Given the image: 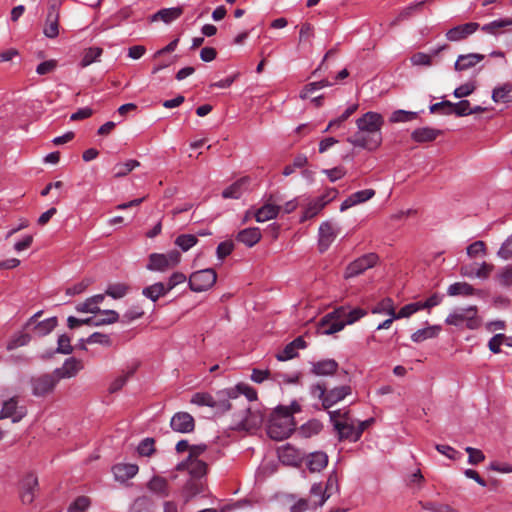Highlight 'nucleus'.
Segmentation results:
<instances>
[{"instance_id":"nucleus-1","label":"nucleus","mask_w":512,"mask_h":512,"mask_svg":"<svg viewBox=\"0 0 512 512\" xmlns=\"http://www.w3.org/2000/svg\"><path fill=\"white\" fill-rule=\"evenodd\" d=\"M384 118L377 112H366L356 120L357 132L347 141L355 146L369 151L378 149L382 144V126Z\"/></svg>"},{"instance_id":"nucleus-2","label":"nucleus","mask_w":512,"mask_h":512,"mask_svg":"<svg viewBox=\"0 0 512 512\" xmlns=\"http://www.w3.org/2000/svg\"><path fill=\"white\" fill-rule=\"evenodd\" d=\"M300 411V405L292 402L289 406H279L272 413L267 433L270 438L281 441L288 438L295 430L293 414Z\"/></svg>"},{"instance_id":"nucleus-3","label":"nucleus","mask_w":512,"mask_h":512,"mask_svg":"<svg viewBox=\"0 0 512 512\" xmlns=\"http://www.w3.org/2000/svg\"><path fill=\"white\" fill-rule=\"evenodd\" d=\"M445 323L458 328L475 330L481 325V318L478 316L476 306L458 308L453 310L445 319Z\"/></svg>"},{"instance_id":"nucleus-4","label":"nucleus","mask_w":512,"mask_h":512,"mask_svg":"<svg viewBox=\"0 0 512 512\" xmlns=\"http://www.w3.org/2000/svg\"><path fill=\"white\" fill-rule=\"evenodd\" d=\"M181 253L171 250L167 253H152L148 257L147 270L155 272H166L173 269L181 262Z\"/></svg>"},{"instance_id":"nucleus-5","label":"nucleus","mask_w":512,"mask_h":512,"mask_svg":"<svg viewBox=\"0 0 512 512\" xmlns=\"http://www.w3.org/2000/svg\"><path fill=\"white\" fill-rule=\"evenodd\" d=\"M28 413V409L18 396H12L2 401L0 420L10 419L12 423H19Z\"/></svg>"},{"instance_id":"nucleus-6","label":"nucleus","mask_w":512,"mask_h":512,"mask_svg":"<svg viewBox=\"0 0 512 512\" xmlns=\"http://www.w3.org/2000/svg\"><path fill=\"white\" fill-rule=\"evenodd\" d=\"M337 194L338 191L335 188H330L323 195L309 200L303 209L300 222H305L317 216L329 202L336 198Z\"/></svg>"},{"instance_id":"nucleus-7","label":"nucleus","mask_w":512,"mask_h":512,"mask_svg":"<svg viewBox=\"0 0 512 512\" xmlns=\"http://www.w3.org/2000/svg\"><path fill=\"white\" fill-rule=\"evenodd\" d=\"M217 280L214 269L207 268L193 272L189 277V287L194 292H204L212 288Z\"/></svg>"},{"instance_id":"nucleus-8","label":"nucleus","mask_w":512,"mask_h":512,"mask_svg":"<svg viewBox=\"0 0 512 512\" xmlns=\"http://www.w3.org/2000/svg\"><path fill=\"white\" fill-rule=\"evenodd\" d=\"M315 392L318 393V397L322 399V404L324 408H329L339 401L343 400L346 396L351 394V387L348 385H343L340 387H336L326 392L325 387L321 385H317L315 387Z\"/></svg>"},{"instance_id":"nucleus-9","label":"nucleus","mask_w":512,"mask_h":512,"mask_svg":"<svg viewBox=\"0 0 512 512\" xmlns=\"http://www.w3.org/2000/svg\"><path fill=\"white\" fill-rule=\"evenodd\" d=\"M342 309H335L334 311L325 315L319 322L318 329L320 333L331 335L341 331L345 327V322L341 319L343 316Z\"/></svg>"},{"instance_id":"nucleus-10","label":"nucleus","mask_w":512,"mask_h":512,"mask_svg":"<svg viewBox=\"0 0 512 512\" xmlns=\"http://www.w3.org/2000/svg\"><path fill=\"white\" fill-rule=\"evenodd\" d=\"M378 256L375 253L363 255L350 263L345 270V278H352L374 267L378 262Z\"/></svg>"},{"instance_id":"nucleus-11","label":"nucleus","mask_w":512,"mask_h":512,"mask_svg":"<svg viewBox=\"0 0 512 512\" xmlns=\"http://www.w3.org/2000/svg\"><path fill=\"white\" fill-rule=\"evenodd\" d=\"M38 491V478L33 473H27L19 483V495L23 504H31Z\"/></svg>"},{"instance_id":"nucleus-12","label":"nucleus","mask_w":512,"mask_h":512,"mask_svg":"<svg viewBox=\"0 0 512 512\" xmlns=\"http://www.w3.org/2000/svg\"><path fill=\"white\" fill-rule=\"evenodd\" d=\"M58 381L59 380L56 378L54 372L52 374H45L34 377L31 380L33 395L41 397L51 393Z\"/></svg>"},{"instance_id":"nucleus-13","label":"nucleus","mask_w":512,"mask_h":512,"mask_svg":"<svg viewBox=\"0 0 512 512\" xmlns=\"http://www.w3.org/2000/svg\"><path fill=\"white\" fill-rule=\"evenodd\" d=\"M339 233V227L332 221H325L319 227V249L326 251Z\"/></svg>"},{"instance_id":"nucleus-14","label":"nucleus","mask_w":512,"mask_h":512,"mask_svg":"<svg viewBox=\"0 0 512 512\" xmlns=\"http://www.w3.org/2000/svg\"><path fill=\"white\" fill-rule=\"evenodd\" d=\"M83 367L84 365L81 360L71 357L66 359L60 368L55 369L54 374L58 380L72 378L76 376L78 372L83 369Z\"/></svg>"},{"instance_id":"nucleus-15","label":"nucleus","mask_w":512,"mask_h":512,"mask_svg":"<svg viewBox=\"0 0 512 512\" xmlns=\"http://www.w3.org/2000/svg\"><path fill=\"white\" fill-rule=\"evenodd\" d=\"M478 28L479 24L476 22L458 25L447 31L446 38L449 41L458 42L475 33Z\"/></svg>"},{"instance_id":"nucleus-16","label":"nucleus","mask_w":512,"mask_h":512,"mask_svg":"<svg viewBox=\"0 0 512 512\" xmlns=\"http://www.w3.org/2000/svg\"><path fill=\"white\" fill-rule=\"evenodd\" d=\"M170 425L174 431L180 433L192 432L195 426L193 417L187 412L176 413L172 417Z\"/></svg>"},{"instance_id":"nucleus-17","label":"nucleus","mask_w":512,"mask_h":512,"mask_svg":"<svg viewBox=\"0 0 512 512\" xmlns=\"http://www.w3.org/2000/svg\"><path fill=\"white\" fill-rule=\"evenodd\" d=\"M334 428L337 430L340 439H349L355 442L361 436V430H357L350 418L343 422H336V427Z\"/></svg>"},{"instance_id":"nucleus-18","label":"nucleus","mask_w":512,"mask_h":512,"mask_svg":"<svg viewBox=\"0 0 512 512\" xmlns=\"http://www.w3.org/2000/svg\"><path fill=\"white\" fill-rule=\"evenodd\" d=\"M177 469H186L192 478H202L207 472V465L204 461L199 459H187L178 464Z\"/></svg>"},{"instance_id":"nucleus-19","label":"nucleus","mask_w":512,"mask_h":512,"mask_svg":"<svg viewBox=\"0 0 512 512\" xmlns=\"http://www.w3.org/2000/svg\"><path fill=\"white\" fill-rule=\"evenodd\" d=\"M278 457L283 464L288 466H298L302 461L301 452L290 445L280 448L278 451Z\"/></svg>"},{"instance_id":"nucleus-20","label":"nucleus","mask_w":512,"mask_h":512,"mask_svg":"<svg viewBox=\"0 0 512 512\" xmlns=\"http://www.w3.org/2000/svg\"><path fill=\"white\" fill-rule=\"evenodd\" d=\"M147 489L154 495L166 498L170 495V486L166 478L153 476L147 483Z\"/></svg>"},{"instance_id":"nucleus-21","label":"nucleus","mask_w":512,"mask_h":512,"mask_svg":"<svg viewBox=\"0 0 512 512\" xmlns=\"http://www.w3.org/2000/svg\"><path fill=\"white\" fill-rule=\"evenodd\" d=\"M264 420L263 414L259 410L247 408L246 415L240 420V427L247 431L259 428Z\"/></svg>"},{"instance_id":"nucleus-22","label":"nucleus","mask_w":512,"mask_h":512,"mask_svg":"<svg viewBox=\"0 0 512 512\" xmlns=\"http://www.w3.org/2000/svg\"><path fill=\"white\" fill-rule=\"evenodd\" d=\"M221 394L233 401H237L239 394L245 395L249 401L256 400L257 398L256 391L249 385L243 383L238 384L235 388L222 391Z\"/></svg>"},{"instance_id":"nucleus-23","label":"nucleus","mask_w":512,"mask_h":512,"mask_svg":"<svg viewBox=\"0 0 512 512\" xmlns=\"http://www.w3.org/2000/svg\"><path fill=\"white\" fill-rule=\"evenodd\" d=\"M112 472L116 480L125 482L138 473V466L132 463H121L113 466Z\"/></svg>"},{"instance_id":"nucleus-24","label":"nucleus","mask_w":512,"mask_h":512,"mask_svg":"<svg viewBox=\"0 0 512 512\" xmlns=\"http://www.w3.org/2000/svg\"><path fill=\"white\" fill-rule=\"evenodd\" d=\"M137 370V364L128 365L109 385V392L115 393L121 390L127 383L130 377L134 375Z\"/></svg>"},{"instance_id":"nucleus-25","label":"nucleus","mask_w":512,"mask_h":512,"mask_svg":"<svg viewBox=\"0 0 512 512\" xmlns=\"http://www.w3.org/2000/svg\"><path fill=\"white\" fill-rule=\"evenodd\" d=\"M190 402L199 406H209L213 408H220L222 410H228L233 407V404L230 402L218 405L213 397L208 393H196L192 396Z\"/></svg>"},{"instance_id":"nucleus-26","label":"nucleus","mask_w":512,"mask_h":512,"mask_svg":"<svg viewBox=\"0 0 512 512\" xmlns=\"http://www.w3.org/2000/svg\"><path fill=\"white\" fill-rule=\"evenodd\" d=\"M484 59L483 54L470 53L458 56L454 68L456 71H464L476 66Z\"/></svg>"},{"instance_id":"nucleus-27","label":"nucleus","mask_w":512,"mask_h":512,"mask_svg":"<svg viewBox=\"0 0 512 512\" xmlns=\"http://www.w3.org/2000/svg\"><path fill=\"white\" fill-rule=\"evenodd\" d=\"M331 493H327L322 483H314L310 489L311 507H322L325 502L330 498Z\"/></svg>"},{"instance_id":"nucleus-28","label":"nucleus","mask_w":512,"mask_h":512,"mask_svg":"<svg viewBox=\"0 0 512 512\" xmlns=\"http://www.w3.org/2000/svg\"><path fill=\"white\" fill-rule=\"evenodd\" d=\"M328 464V456L324 452H313L307 456L306 465L310 472H320Z\"/></svg>"},{"instance_id":"nucleus-29","label":"nucleus","mask_w":512,"mask_h":512,"mask_svg":"<svg viewBox=\"0 0 512 512\" xmlns=\"http://www.w3.org/2000/svg\"><path fill=\"white\" fill-rule=\"evenodd\" d=\"M250 179L248 177H242L233 184H231L229 187L223 190L222 196L223 198H231V199H238L243 194L244 190L246 189V186L249 184Z\"/></svg>"},{"instance_id":"nucleus-30","label":"nucleus","mask_w":512,"mask_h":512,"mask_svg":"<svg viewBox=\"0 0 512 512\" xmlns=\"http://www.w3.org/2000/svg\"><path fill=\"white\" fill-rule=\"evenodd\" d=\"M280 210V206L266 203L254 213V216L257 222L263 223L276 218Z\"/></svg>"},{"instance_id":"nucleus-31","label":"nucleus","mask_w":512,"mask_h":512,"mask_svg":"<svg viewBox=\"0 0 512 512\" xmlns=\"http://www.w3.org/2000/svg\"><path fill=\"white\" fill-rule=\"evenodd\" d=\"M261 239V231L257 227L241 230L237 235V240L248 247L257 244Z\"/></svg>"},{"instance_id":"nucleus-32","label":"nucleus","mask_w":512,"mask_h":512,"mask_svg":"<svg viewBox=\"0 0 512 512\" xmlns=\"http://www.w3.org/2000/svg\"><path fill=\"white\" fill-rule=\"evenodd\" d=\"M338 363L333 359L321 360L312 364V372L317 376H328L336 372Z\"/></svg>"},{"instance_id":"nucleus-33","label":"nucleus","mask_w":512,"mask_h":512,"mask_svg":"<svg viewBox=\"0 0 512 512\" xmlns=\"http://www.w3.org/2000/svg\"><path fill=\"white\" fill-rule=\"evenodd\" d=\"M182 12V8L180 7L161 9L151 17V21L154 22L161 20L168 24L178 19L181 16Z\"/></svg>"},{"instance_id":"nucleus-34","label":"nucleus","mask_w":512,"mask_h":512,"mask_svg":"<svg viewBox=\"0 0 512 512\" xmlns=\"http://www.w3.org/2000/svg\"><path fill=\"white\" fill-rule=\"evenodd\" d=\"M492 99L495 103H508L512 101V84L504 83L495 87L492 91Z\"/></svg>"},{"instance_id":"nucleus-35","label":"nucleus","mask_w":512,"mask_h":512,"mask_svg":"<svg viewBox=\"0 0 512 512\" xmlns=\"http://www.w3.org/2000/svg\"><path fill=\"white\" fill-rule=\"evenodd\" d=\"M373 314H382L396 318V308L394 301L386 297L375 304L371 310Z\"/></svg>"},{"instance_id":"nucleus-36","label":"nucleus","mask_w":512,"mask_h":512,"mask_svg":"<svg viewBox=\"0 0 512 512\" xmlns=\"http://www.w3.org/2000/svg\"><path fill=\"white\" fill-rule=\"evenodd\" d=\"M439 133L440 132L436 129H433L430 127H422V128L415 129L412 132L411 137L414 141H416L418 143H423V142H430V141L435 140L437 138V136L439 135Z\"/></svg>"},{"instance_id":"nucleus-37","label":"nucleus","mask_w":512,"mask_h":512,"mask_svg":"<svg viewBox=\"0 0 512 512\" xmlns=\"http://www.w3.org/2000/svg\"><path fill=\"white\" fill-rule=\"evenodd\" d=\"M169 292L167 286L162 282H156L148 287H145L142 294L156 302L160 297L166 295Z\"/></svg>"},{"instance_id":"nucleus-38","label":"nucleus","mask_w":512,"mask_h":512,"mask_svg":"<svg viewBox=\"0 0 512 512\" xmlns=\"http://www.w3.org/2000/svg\"><path fill=\"white\" fill-rule=\"evenodd\" d=\"M493 270L494 266L492 264L483 262L475 272L470 267H462L461 275L467 277L475 276L477 278L486 279L490 276Z\"/></svg>"},{"instance_id":"nucleus-39","label":"nucleus","mask_w":512,"mask_h":512,"mask_svg":"<svg viewBox=\"0 0 512 512\" xmlns=\"http://www.w3.org/2000/svg\"><path fill=\"white\" fill-rule=\"evenodd\" d=\"M205 484L200 480V478H192L188 481L184 487V498L185 501H189L194 496L204 492Z\"/></svg>"},{"instance_id":"nucleus-40","label":"nucleus","mask_w":512,"mask_h":512,"mask_svg":"<svg viewBox=\"0 0 512 512\" xmlns=\"http://www.w3.org/2000/svg\"><path fill=\"white\" fill-rule=\"evenodd\" d=\"M425 4V1H419L409 4L408 6L401 9L395 18V20L392 22V25H396L401 21H404L414 14L420 12Z\"/></svg>"},{"instance_id":"nucleus-41","label":"nucleus","mask_w":512,"mask_h":512,"mask_svg":"<svg viewBox=\"0 0 512 512\" xmlns=\"http://www.w3.org/2000/svg\"><path fill=\"white\" fill-rule=\"evenodd\" d=\"M441 331V327L438 325L428 326L423 329H419L411 335L413 342L419 343L427 339L435 338Z\"/></svg>"},{"instance_id":"nucleus-42","label":"nucleus","mask_w":512,"mask_h":512,"mask_svg":"<svg viewBox=\"0 0 512 512\" xmlns=\"http://www.w3.org/2000/svg\"><path fill=\"white\" fill-rule=\"evenodd\" d=\"M447 294L449 296H471L475 294V289L466 282H456L448 287Z\"/></svg>"},{"instance_id":"nucleus-43","label":"nucleus","mask_w":512,"mask_h":512,"mask_svg":"<svg viewBox=\"0 0 512 512\" xmlns=\"http://www.w3.org/2000/svg\"><path fill=\"white\" fill-rule=\"evenodd\" d=\"M508 26H512L511 18L494 20L490 23L483 25L481 27V30L487 34L497 35L499 34L501 29Z\"/></svg>"},{"instance_id":"nucleus-44","label":"nucleus","mask_w":512,"mask_h":512,"mask_svg":"<svg viewBox=\"0 0 512 512\" xmlns=\"http://www.w3.org/2000/svg\"><path fill=\"white\" fill-rule=\"evenodd\" d=\"M59 19L54 15H47L43 33L48 38H56L59 35Z\"/></svg>"},{"instance_id":"nucleus-45","label":"nucleus","mask_w":512,"mask_h":512,"mask_svg":"<svg viewBox=\"0 0 512 512\" xmlns=\"http://www.w3.org/2000/svg\"><path fill=\"white\" fill-rule=\"evenodd\" d=\"M56 325H57V319L55 317H51V318L45 319L41 322H38L34 326L33 330L36 335L45 336V335L49 334L51 331H53L54 328L56 327Z\"/></svg>"},{"instance_id":"nucleus-46","label":"nucleus","mask_w":512,"mask_h":512,"mask_svg":"<svg viewBox=\"0 0 512 512\" xmlns=\"http://www.w3.org/2000/svg\"><path fill=\"white\" fill-rule=\"evenodd\" d=\"M99 316L95 318L94 326L112 324L118 321L119 314L114 310H100Z\"/></svg>"},{"instance_id":"nucleus-47","label":"nucleus","mask_w":512,"mask_h":512,"mask_svg":"<svg viewBox=\"0 0 512 512\" xmlns=\"http://www.w3.org/2000/svg\"><path fill=\"white\" fill-rule=\"evenodd\" d=\"M102 49L98 47H91L84 51L80 66L87 67L92 63L98 61L99 57L102 55Z\"/></svg>"},{"instance_id":"nucleus-48","label":"nucleus","mask_w":512,"mask_h":512,"mask_svg":"<svg viewBox=\"0 0 512 512\" xmlns=\"http://www.w3.org/2000/svg\"><path fill=\"white\" fill-rule=\"evenodd\" d=\"M338 309H342L344 312L343 316H341V319H343V322H345V326L353 324L366 314V312L360 308L347 310L345 307H339Z\"/></svg>"},{"instance_id":"nucleus-49","label":"nucleus","mask_w":512,"mask_h":512,"mask_svg":"<svg viewBox=\"0 0 512 512\" xmlns=\"http://www.w3.org/2000/svg\"><path fill=\"white\" fill-rule=\"evenodd\" d=\"M197 242V237L192 234H182L175 239V245H177L184 252L195 246Z\"/></svg>"},{"instance_id":"nucleus-50","label":"nucleus","mask_w":512,"mask_h":512,"mask_svg":"<svg viewBox=\"0 0 512 512\" xmlns=\"http://www.w3.org/2000/svg\"><path fill=\"white\" fill-rule=\"evenodd\" d=\"M129 291V286L124 284V283H115V284H110L106 291H105V294L114 298V299H120V298H123Z\"/></svg>"},{"instance_id":"nucleus-51","label":"nucleus","mask_w":512,"mask_h":512,"mask_svg":"<svg viewBox=\"0 0 512 512\" xmlns=\"http://www.w3.org/2000/svg\"><path fill=\"white\" fill-rule=\"evenodd\" d=\"M417 118V113L406 110H396L390 115L391 123L409 122Z\"/></svg>"},{"instance_id":"nucleus-52","label":"nucleus","mask_w":512,"mask_h":512,"mask_svg":"<svg viewBox=\"0 0 512 512\" xmlns=\"http://www.w3.org/2000/svg\"><path fill=\"white\" fill-rule=\"evenodd\" d=\"M139 165L140 163L137 160H128L125 163H119L114 167V175L115 177H123Z\"/></svg>"},{"instance_id":"nucleus-53","label":"nucleus","mask_w":512,"mask_h":512,"mask_svg":"<svg viewBox=\"0 0 512 512\" xmlns=\"http://www.w3.org/2000/svg\"><path fill=\"white\" fill-rule=\"evenodd\" d=\"M331 83L327 80H321V81H318V82H312L308 85L305 86V88L301 91L300 93V97L302 99H306V98H309L313 92L317 91V90H320L324 87H328L330 86Z\"/></svg>"},{"instance_id":"nucleus-54","label":"nucleus","mask_w":512,"mask_h":512,"mask_svg":"<svg viewBox=\"0 0 512 512\" xmlns=\"http://www.w3.org/2000/svg\"><path fill=\"white\" fill-rule=\"evenodd\" d=\"M91 501L87 496L77 497L68 507V512H85L90 506Z\"/></svg>"},{"instance_id":"nucleus-55","label":"nucleus","mask_w":512,"mask_h":512,"mask_svg":"<svg viewBox=\"0 0 512 512\" xmlns=\"http://www.w3.org/2000/svg\"><path fill=\"white\" fill-rule=\"evenodd\" d=\"M496 279L498 283L503 287H509L512 285V265L503 267L497 274Z\"/></svg>"},{"instance_id":"nucleus-56","label":"nucleus","mask_w":512,"mask_h":512,"mask_svg":"<svg viewBox=\"0 0 512 512\" xmlns=\"http://www.w3.org/2000/svg\"><path fill=\"white\" fill-rule=\"evenodd\" d=\"M322 429V424L319 421L313 420L304 424L300 428V432L305 437H311L318 434Z\"/></svg>"},{"instance_id":"nucleus-57","label":"nucleus","mask_w":512,"mask_h":512,"mask_svg":"<svg viewBox=\"0 0 512 512\" xmlns=\"http://www.w3.org/2000/svg\"><path fill=\"white\" fill-rule=\"evenodd\" d=\"M475 90H476L475 82L469 81V82H466V83L460 85L459 87H457L454 90L453 95L456 98L461 99V98L471 95Z\"/></svg>"},{"instance_id":"nucleus-58","label":"nucleus","mask_w":512,"mask_h":512,"mask_svg":"<svg viewBox=\"0 0 512 512\" xmlns=\"http://www.w3.org/2000/svg\"><path fill=\"white\" fill-rule=\"evenodd\" d=\"M314 37V26L311 23L305 22L300 26L299 43L310 42Z\"/></svg>"},{"instance_id":"nucleus-59","label":"nucleus","mask_w":512,"mask_h":512,"mask_svg":"<svg viewBox=\"0 0 512 512\" xmlns=\"http://www.w3.org/2000/svg\"><path fill=\"white\" fill-rule=\"evenodd\" d=\"M30 342V335L27 333H20L14 336L7 344L8 350H13L21 346H25Z\"/></svg>"},{"instance_id":"nucleus-60","label":"nucleus","mask_w":512,"mask_h":512,"mask_svg":"<svg viewBox=\"0 0 512 512\" xmlns=\"http://www.w3.org/2000/svg\"><path fill=\"white\" fill-rule=\"evenodd\" d=\"M486 254V245L483 241H475L467 247V255L470 258H475L479 255Z\"/></svg>"},{"instance_id":"nucleus-61","label":"nucleus","mask_w":512,"mask_h":512,"mask_svg":"<svg viewBox=\"0 0 512 512\" xmlns=\"http://www.w3.org/2000/svg\"><path fill=\"white\" fill-rule=\"evenodd\" d=\"M419 310H421L419 302L407 304L403 306L398 312H396V318H408Z\"/></svg>"},{"instance_id":"nucleus-62","label":"nucleus","mask_w":512,"mask_h":512,"mask_svg":"<svg viewBox=\"0 0 512 512\" xmlns=\"http://www.w3.org/2000/svg\"><path fill=\"white\" fill-rule=\"evenodd\" d=\"M374 195L375 191L373 189H365L353 193L351 197L353 199L354 204L357 205L371 199Z\"/></svg>"},{"instance_id":"nucleus-63","label":"nucleus","mask_w":512,"mask_h":512,"mask_svg":"<svg viewBox=\"0 0 512 512\" xmlns=\"http://www.w3.org/2000/svg\"><path fill=\"white\" fill-rule=\"evenodd\" d=\"M91 283H92V281L90 279H83L82 281L69 287L66 290V294L71 295V296L81 294L90 286Z\"/></svg>"},{"instance_id":"nucleus-64","label":"nucleus","mask_w":512,"mask_h":512,"mask_svg":"<svg viewBox=\"0 0 512 512\" xmlns=\"http://www.w3.org/2000/svg\"><path fill=\"white\" fill-rule=\"evenodd\" d=\"M497 255L504 260H508L512 257V235L501 245Z\"/></svg>"}]
</instances>
